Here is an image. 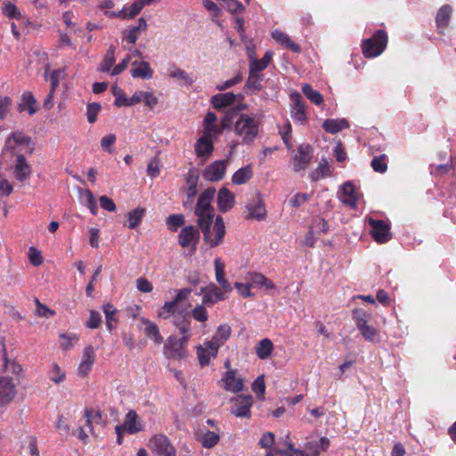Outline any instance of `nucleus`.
<instances>
[{"instance_id": "nucleus-1", "label": "nucleus", "mask_w": 456, "mask_h": 456, "mask_svg": "<svg viewBox=\"0 0 456 456\" xmlns=\"http://www.w3.org/2000/svg\"><path fill=\"white\" fill-rule=\"evenodd\" d=\"M35 151V143L30 136L22 131L11 133L4 141L2 151L3 159L15 158L22 155H32Z\"/></svg>"}, {"instance_id": "nucleus-2", "label": "nucleus", "mask_w": 456, "mask_h": 456, "mask_svg": "<svg viewBox=\"0 0 456 456\" xmlns=\"http://www.w3.org/2000/svg\"><path fill=\"white\" fill-rule=\"evenodd\" d=\"M287 451H279L281 456H319L322 452L327 451L330 440L322 436L317 440L305 443L302 449H297L290 441L286 442Z\"/></svg>"}, {"instance_id": "nucleus-3", "label": "nucleus", "mask_w": 456, "mask_h": 456, "mask_svg": "<svg viewBox=\"0 0 456 456\" xmlns=\"http://www.w3.org/2000/svg\"><path fill=\"white\" fill-rule=\"evenodd\" d=\"M215 193V188H208L199 197L195 208V215L197 216V224L199 226H206L213 223L215 210L211 206V202Z\"/></svg>"}, {"instance_id": "nucleus-4", "label": "nucleus", "mask_w": 456, "mask_h": 456, "mask_svg": "<svg viewBox=\"0 0 456 456\" xmlns=\"http://www.w3.org/2000/svg\"><path fill=\"white\" fill-rule=\"evenodd\" d=\"M234 132L241 138L242 143L251 144L258 135L259 123L248 115L240 114L235 121Z\"/></svg>"}, {"instance_id": "nucleus-5", "label": "nucleus", "mask_w": 456, "mask_h": 456, "mask_svg": "<svg viewBox=\"0 0 456 456\" xmlns=\"http://www.w3.org/2000/svg\"><path fill=\"white\" fill-rule=\"evenodd\" d=\"M387 35L385 30L378 29L370 37L362 43V53L366 58H375L380 55L387 45Z\"/></svg>"}, {"instance_id": "nucleus-6", "label": "nucleus", "mask_w": 456, "mask_h": 456, "mask_svg": "<svg viewBox=\"0 0 456 456\" xmlns=\"http://www.w3.org/2000/svg\"><path fill=\"white\" fill-rule=\"evenodd\" d=\"M186 338L169 336L163 346V354L169 360L185 361L189 355Z\"/></svg>"}, {"instance_id": "nucleus-7", "label": "nucleus", "mask_w": 456, "mask_h": 456, "mask_svg": "<svg viewBox=\"0 0 456 456\" xmlns=\"http://www.w3.org/2000/svg\"><path fill=\"white\" fill-rule=\"evenodd\" d=\"M370 318L371 314L363 309L358 308L353 311V319L362 336L369 342H375L379 332L373 326L369 325Z\"/></svg>"}, {"instance_id": "nucleus-8", "label": "nucleus", "mask_w": 456, "mask_h": 456, "mask_svg": "<svg viewBox=\"0 0 456 456\" xmlns=\"http://www.w3.org/2000/svg\"><path fill=\"white\" fill-rule=\"evenodd\" d=\"M211 225L199 227L202 230L206 243L214 248L223 240L225 235V226L223 218L219 216L216 218L213 227Z\"/></svg>"}, {"instance_id": "nucleus-9", "label": "nucleus", "mask_w": 456, "mask_h": 456, "mask_svg": "<svg viewBox=\"0 0 456 456\" xmlns=\"http://www.w3.org/2000/svg\"><path fill=\"white\" fill-rule=\"evenodd\" d=\"M367 222L370 227V234L375 241L385 243L391 239L390 225L386 221L370 216L367 218Z\"/></svg>"}, {"instance_id": "nucleus-10", "label": "nucleus", "mask_w": 456, "mask_h": 456, "mask_svg": "<svg viewBox=\"0 0 456 456\" xmlns=\"http://www.w3.org/2000/svg\"><path fill=\"white\" fill-rule=\"evenodd\" d=\"M11 168L14 178L19 182H25L29 179L32 169L31 166L27 161L26 156H17L15 158H9Z\"/></svg>"}, {"instance_id": "nucleus-11", "label": "nucleus", "mask_w": 456, "mask_h": 456, "mask_svg": "<svg viewBox=\"0 0 456 456\" xmlns=\"http://www.w3.org/2000/svg\"><path fill=\"white\" fill-rule=\"evenodd\" d=\"M291 100L290 117L293 121L303 126L307 121L306 108L304 100L297 92H293L289 95Z\"/></svg>"}, {"instance_id": "nucleus-12", "label": "nucleus", "mask_w": 456, "mask_h": 456, "mask_svg": "<svg viewBox=\"0 0 456 456\" xmlns=\"http://www.w3.org/2000/svg\"><path fill=\"white\" fill-rule=\"evenodd\" d=\"M313 156V148L309 144H301L297 148V151L290 159L292 170L300 172L308 167Z\"/></svg>"}, {"instance_id": "nucleus-13", "label": "nucleus", "mask_w": 456, "mask_h": 456, "mask_svg": "<svg viewBox=\"0 0 456 456\" xmlns=\"http://www.w3.org/2000/svg\"><path fill=\"white\" fill-rule=\"evenodd\" d=\"M142 430V422L135 411L130 410L125 416L123 424L115 428L117 436H120L124 433L136 434Z\"/></svg>"}, {"instance_id": "nucleus-14", "label": "nucleus", "mask_w": 456, "mask_h": 456, "mask_svg": "<svg viewBox=\"0 0 456 456\" xmlns=\"http://www.w3.org/2000/svg\"><path fill=\"white\" fill-rule=\"evenodd\" d=\"M150 446L157 456H176L175 449L164 435H155L150 440Z\"/></svg>"}, {"instance_id": "nucleus-15", "label": "nucleus", "mask_w": 456, "mask_h": 456, "mask_svg": "<svg viewBox=\"0 0 456 456\" xmlns=\"http://www.w3.org/2000/svg\"><path fill=\"white\" fill-rule=\"evenodd\" d=\"M200 240L198 229L192 225L183 228L178 235V243L182 248H187L191 253H194Z\"/></svg>"}, {"instance_id": "nucleus-16", "label": "nucleus", "mask_w": 456, "mask_h": 456, "mask_svg": "<svg viewBox=\"0 0 456 456\" xmlns=\"http://www.w3.org/2000/svg\"><path fill=\"white\" fill-rule=\"evenodd\" d=\"M17 395V386L7 376L0 377V406L8 405Z\"/></svg>"}, {"instance_id": "nucleus-17", "label": "nucleus", "mask_w": 456, "mask_h": 456, "mask_svg": "<svg viewBox=\"0 0 456 456\" xmlns=\"http://www.w3.org/2000/svg\"><path fill=\"white\" fill-rule=\"evenodd\" d=\"M218 350L219 347L211 340L205 341L202 345L197 346V357L200 366L208 365L216 357Z\"/></svg>"}, {"instance_id": "nucleus-18", "label": "nucleus", "mask_w": 456, "mask_h": 456, "mask_svg": "<svg viewBox=\"0 0 456 456\" xmlns=\"http://www.w3.org/2000/svg\"><path fill=\"white\" fill-rule=\"evenodd\" d=\"M220 385L225 391L235 394L244 389V379L237 375L236 370H230L220 380Z\"/></svg>"}, {"instance_id": "nucleus-19", "label": "nucleus", "mask_w": 456, "mask_h": 456, "mask_svg": "<svg viewBox=\"0 0 456 456\" xmlns=\"http://www.w3.org/2000/svg\"><path fill=\"white\" fill-rule=\"evenodd\" d=\"M95 362V349L93 346H86L82 353L81 360L77 367V374L86 377L91 371Z\"/></svg>"}, {"instance_id": "nucleus-20", "label": "nucleus", "mask_w": 456, "mask_h": 456, "mask_svg": "<svg viewBox=\"0 0 456 456\" xmlns=\"http://www.w3.org/2000/svg\"><path fill=\"white\" fill-rule=\"evenodd\" d=\"M233 405L232 413L236 417H249L250 408L253 403L251 395H239L232 400Z\"/></svg>"}, {"instance_id": "nucleus-21", "label": "nucleus", "mask_w": 456, "mask_h": 456, "mask_svg": "<svg viewBox=\"0 0 456 456\" xmlns=\"http://www.w3.org/2000/svg\"><path fill=\"white\" fill-rule=\"evenodd\" d=\"M216 115L208 111L203 120V133L201 135L215 140L222 134V128L216 124Z\"/></svg>"}, {"instance_id": "nucleus-22", "label": "nucleus", "mask_w": 456, "mask_h": 456, "mask_svg": "<svg viewBox=\"0 0 456 456\" xmlns=\"http://www.w3.org/2000/svg\"><path fill=\"white\" fill-rule=\"evenodd\" d=\"M200 294H203L202 303L207 306H211L224 299V292L215 284L201 288Z\"/></svg>"}, {"instance_id": "nucleus-23", "label": "nucleus", "mask_w": 456, "mask_h": 456, "mask_svg": "<svg viewBox=\"0 0 456 456\" xmlns=\"http://www.w3.org/2000/svg\"><path fill=\"white\" fill-rule=\"evenodd\" d=\"M245 280L251 288L264 289L266 290L275 289V284L264 274L256 272H248Z\"/></svg>"}, {"instance_id": "nucleus-24", "label": "nucleus", "mask_w": 456, "mask_h": 456, "mask_svg": "<svg viewBox=\"0 0 456 456\" xmlns=\"http://www.w3.org/2000/svg\"><path fill=\"white\" fill-rule=\"evenodd\" d=\"M226 171V161L216 160L209 165L203 172V176L208 181L216 182L223 179Z\"/></svg>"}, {"instance_id": "nucleus-25", "label": "nucleus", "mask_w": 456, "mask_h": 456, "mask_svg": "<svg viewBox=\"0 0 456 456\" xmlns=\"http://www.w3.org/2000/svg\"><path fill=\"white\" fill-rule=\"evenodd\" d=\"M338 197L344 204L348 205L353 208H356L357 193L352 183L346 182L340 187Z\"/></svg>"}, {"instance_id": "nucleus-26", "label": "nucleus", "mask_w": 456, "mask_h": 456, "mask_svg": "<svg viewBox=\"0 0 456 456\" xmlns=\"http://www.w3.org/2000/svg\"><path fill=\"white\" fill-rule=\"evenodd\" d=\"M217 207L220 212L231 210L235 204L234 194L226 187H222L217 193Z\"/></svg>"}, {"instance_id": "nucleus-27", "label": "nucleus", "mask_w": 456, "mask_h": 456, "mask_svg": "<svg viewBox=\"0 0 456 456\" xmlns=\"http://www.w3.org/2000/svg\"><path fill=\"white\" fill-rule=\"evenodd\" d=\"M248 211V219L264 220L266 216V211L263 200L257 197L256 200L246 205Z\"/></svg>"}, {"instance_id": "nucleus-28", "label": "nucleus", "mask_w": 456, "mask_h": 456, "mask_svg": "<svg viewBox=\"0 0 456 456\" xmlns=\"http://www.w3.org/2000/svg\"><path fill=\"white\" fill-rule=\"evenodd\" d=\"M214 141L200 135L197 140L194 149L198 158L208 159L214 151Z\"/></svg>"}, {"instance_id": "nucleus-29", "label": "nucleus", "mask_w": 456, "mask_h": 456, "mask_svg": "<svg viewBox=\"0 0 456 456\" xmlns=\"http://www.w3.org/2000/svg\"><path fill=\"white\" fill-rule=\"evenodd\" d=\"M215 266V273L216 280L218 284L221 286L222 289L225 292L232 291V286L230 282L225 278V264L221 260V258L216 257L214 260Z\"/></svg>"}, {"instance_id": "nucleus-30", "label": "nucleus", "mask_w": 456, "mask_h": 456, "mask_svg": "<svg viewBox=\"0 0 456 456\" xmlns=\"http://www.w3.org/2000/svg\"><path fill=\"white\" fill-rule=\"evenodd\" d=\"M239 95L233 93L216 94L210 99L212 106L216 110H222L233 104Z\"/></svg>"}, {"instance_id": "nucleus-31", "label": "nucleus", "mask_w": 456, "mask_h": 456, "mask_svg": "<svg viewBox=\"0 0 456 456\" xmlns=\"http://www.w3.org/2000/svg\"><path fill=\"white\" fill-rule=\"evenodd\" d=\"M272 37L284 48L293 53H300V46L294 43L289 36L280 29H274L271 32Z\"/></svg>"}, {"instance_id": "nucleus-32", "label": "nucleus", "mask_w": 456, "mask_h": 456, "mask_svg": "<svg viewBox=\"0 0 456 456\" xmlns=\"http://www.w3.org/2000/svg\"><path fill=\"white\" fill-rule=\"evenodd\" d=\"M154 0H137L129 8L124 7L118 15L122 19H131L137 15L145 5H150Z\"/></svg>"}, {"instance_id": "nucleus-33", "label": "nucleus", "mask_w": 456, "mask_h": 456, "mask_svg": "<svg viewBox=\"0 0 456 456\" xmlns=\"http://www.w3.org/2000/svg\"><path fill=\"white\" fill-rule=\"evenodd\" d=\"M350 125L346 118H328L324 120L322 127L329 134H334L344 129L349 128Z\"/></svg>"}, {"instance_id": "nucleus-34", "label": "nucleus", "mask_w": 456, "mask_h": 456, "mask_svg": "<svg viewBox=\"0 0 456 456\" xmlns=\"http://www.w3.org/2000/svg\"><path fill=\"white\" fill-rule=\"evenodd\" d=\"M131 76L134 78L149 79L153 75V70L147 61H134L132 63Z\"/></svg>"}, {"instance_id": "nucleus-35", "label": "nucleus", "mask_w": 456, "mask_h": 456, "mask_svg": "<svg viewBox=\"0 0 456 456\" xmlns=\"http://www.w3.org/2000/svg\"><path fill=\"white\" fill-rule=\"evenodd\" d=\"M142 322L144 325V333L146 337L151 339L156 345H161L164 339L160 334L158 325L155 322L144 318L142 319Z\"/></svg>"}, {"instance_id": "nucleus-36", "label": "nucleus", "mask_w": 456, "mask_h": 456, "mask_svg": "<svg viewBox=\"0 0 456 456\" xmlns=\"http://www.w3.org/2000/svg\"><path fill=\"white\" fill-rule=\"evenodd\" d=\"M231 334L232 328L229 324H220L210 340L220 348L230 338Z\"/></svg>"}, {"instance_id": "nucleus-37", "label": "nucleus", "mask_w": 456, "mask_h": 456, "mask_svg": "<svg viewBox=\"0 0 456 456\" xmlns=\"http://www.w3.org/2000/svg\"><path fill=\"white\" fill-rule=\"evenodd\" d=\"M4 370L5 372L12 374L17 379L24 378V371L20 363L15 361L9 360L5 348L4 349Z\"/></svg>"}, {"instance_id": "nucleus-38", "label": "nucleus", "mask_w": 456, "mask_h": 456, "mask_svg": "<svg viewBox=\"0 0 456 456\" xmlns=\"http://www.w3.org/2000/svg\"><path fill=\"white\" fill-rule=\"evenodd\" d=\"M253 176V166L248 164L243 167L239 168L232 177V183L241 185L249 181Z\"/></svg>"}, {"instance_id": "nucleus-39", "label": "nucleus", "mask_w": 456, "mask_h": 456, "mask_svg": "<svg viewBox=\"0 0 456 456\" xmlns=\"http://www.w3.org/2000/svg\"><path fill=\"white\" fill-rule=\"evenodd\" d=\"M168 76L171 78L177 79L181 86H191L195 82L192 76L175 66L169 69Z\"/></svg>"}, {"instance_id": "nucleus-40", "label": "nucleus", "mask_w": 456, "mask_h": 456, "mask_svg": "<svg viewBox=\"0 0 456 456\" xmlns=\"http://www.w3.org/2000/svg\"><path fill=\"white\" fill-rule=\"evenodd\" d=\"M20 111H28L33 115L37 110V100L30 92H24L21 95V102L19 105Z\"/></svg>"}, {"instance_id": "nucleus-41", "label": "nucleus", "mask_w": 456, "mask_h": 456, "mask_svg": "<svg viewBox=\"0 0 456 456\" xmlns=\"http://www.w3.org/2000/svg\"><path fill=\"white\" fill-rule=\"evenodd\" d=\"M273 53L272 51H267L264 57L261 60L254 59L251 62H249V71L255 73H260L262 70L267 68L270 61H272Z\"/></svg>"}, {"instance_id": "nucleus-42", "label": "nucleus", "mask_w": 456, "mask_h": 456, "mask_svg": "<svg viewBox=\"0 0 456 456\" xmlns=\"http://www.w3.org/2000/svg\"><path fill=\"white\" fill-rule=\"evenodd\" d=\"M273 351V344L269 338H264L256 346V353L259 359L268 358Z\"/></svg>"}, {"instance_id": "nucleus-43", "label": "nucleus", "mask_w": 456, "mask_h": 456, "mask_svg": "<svg viewBox=\"0 0 456 456\" xmlns=\"http://www.w3.org/2000/svg\"><path fill=\"white\" fill-rule=\"evenodd\" d=\"M84 416L86 420V426L91 433L94 431V424H100L102 422V412L99 410L86 408Z\"/></svg>"}, {"instance_id": "nucleus-44", "label": "nucleus", "mask_w": 456, "mask_h": 456, "mask_svg": "<svg viewBox=\"0 0 456 456\" xmlns=\"http://www.w3.org/2000/svg\"><path fill=\"white\" fill-rule=\"evenodd\" d=\"M207 305H196L195 307L191 311V317L198 322L201 323L202 327H206V323L208 321V313L206 308Z\"/></svg>"}, {"instance_id": "nucleus-45", "label": "nucleus", "mask_w": 456, "mask_h": 456, "mask_svg": "<svg viewBox=\"0 0 456 456\" xmlns=\"http://www.w3.org/2000/svg\"><path fill=\"white\" fill-rule=\"evenodd\" d=\"M115 50V46H110V48L108 49L107 53L103 57V60L102 61L99 71L109 72L110 70L111 67L114 65L116 61Z\"/></svg>"}, {"instance_id": "nucleus-46", "label": "nucleus", "mask_w": 456, "mask_h": 456, "mask_svg": "<svg viewBox=\"0 0 456 456\" xmlns=\"http://www.w3.org/2000/svg\"><path fill=\"white\" fill-rule=\"evenodd\" d=\"M302 92L305 96L312 102L314 104L320 106L323 102L322 95L316 90L313 89V87L308 84H304L302 86Z\"/></svg>"}, {"instance_id": "nucleus-47", "label": "nucleus", "mask_w": 456, "mask_h": 456, "mask_svg": "<svg viewBox=\"0 0 456 456\" xmlns=\"http://www.w3.org/2000/svg\"><path fill=\"white\" fill-rule=\"evenodd\" d=\"M452 14V7L448 4L442 6L436 14V24L439 28L447 26Z\"/></svg>"}, {"instance_id": "nucleus-48", "label": "nucleus", "mask_w": 456, "mask_h": 456, "mask_svg": "<svg viewBox=\"0 0 456 456\" xmlns=\"http://www.w3.org/2000/svg\"><path fill=\"white\" fill-rule=\"evenodd\" d=\"M78 340L79 337L76 333H64L60 335V346L65 351L73 348Z\"/></svg>"}, {"instance_id": "nucleus-49", "label": "nucleus", "mask_w": 456, "mask_h": 456, "mask_svg": "<svg viewBox=\"0 0 456 456\" xmlns=\"http://www.w3.org/2000/svg\"><path fill=\"white\" fill-rule=\"evenodd\" d=\"M173 323L181 335L179 338H186V342L189 343L191 337V322L184 319L181 322L173 321Z\"/></svg>"}, {"instance_id": "nucleus-50", "label": "nucleus", "mask_w": 456, "mask_h": 456, "mask_svg": "<svg viewBox=\"0 0 456 456\" xmlns=\"http://www.w3.org/2000/svg\"><path fill=\"white\" fill-rule=\"evenodd\" d=\"M145 209L142 208H136L127 214L128 228L134 229L142 222Z\"/></svg>"}, {"instance_id": "nucleus-51", "label": "nucleus", "mask_w": 456, "mask_h": 456, "mask_svg": "<svg viewBox=\"0 0 456 456\" xmlns=\"http://www.w3.org/2000/svg\"><path fill=\"white\" fill-rule=\"evenodd\" d=\"M263 81V75L260 73L248 72L245 86L253 91H259L261 89V82Z\"/></svg>"}, {"instance_id": "nucleus-52", "label": "nucleus", "mask_w": 456, "mask_h": 456, "mask_svg": "<svg viewBox=\"0 0 456 456\" xmlns=\"http://www.w3.org/2000/svg\"><path fill=\"white\" fill-rule=\"evenodd\" d=\"M2 12L9 19L20 20L21 18V12L20 10L10 1H4L3 3Z\"/></svg>"}, {"instance_id": "nucleus-53", "label": "nucleus", "mask_w": 456, "mask_h": 456, "mask_svg": "<svg viewBox=\"0 0 456 456\" xmlns=\"http://www.w3.org/2000/svg\"><path fill=\"white\" fill-rule=\"evenodd\" d=\"M220 440V436L214 431H207L201 436V444L205 448H212Z\"/></svg>"}, {"instance_id": "nucleus-54", "label": "nucleus", "mask_w": 456, "mask_h": 456, "mask_svg": "<svg viewBox=\"0 0 456 456\" xmlns=\"http://www.w3.org/2000/svg\"><path fill=\"white\" fill-rule=\"evenodd\" d=\"M176 309L177 304L175 301L172 300L165 302L162 307L159 309L158 315L159 318L167 320L176 312Z\"/></svg>"}, {"instance_id": "nucleus-55", "label": "nucleus", "mask_w": 456, "mask_h": 456, "mask_svg": "<svg viewBox=\"0 0 456 456\" xmlns=\"http://www.w3.org/2000/svg\"><path fill=\"white\" fill-rule=\"evenodd\" d=\"M291 130V125L288 119L279 127V133L288 150L292 148V143L289 140Z\"/></svg>"}, {"instance_id": "nucleus-56", "label": "nucleus", "mask_w": 456, "mask_h": 456, "mask_svg": "<svg viewBox=\"0 0 456 456\" xmlns=\"http://www.w3.org/2000/svg\"><path fill=\"white\" fill-rule=\"evenodd\" d=\"M184 222L185 218L182 214L170 215L166 221L168 229L173 232L176 231L178 227L183 225Z\"/></svg>"}, {"instance_id": "nucleus-57", "label": "nucleus", "mask_w": 456, "mask_h": 456, "mask_svg": "<svg viewBox=\"0 0 456 456\" xmlns=\"http://www.w3.org/2000/svg\"><path fill=\"white\" fill-rule=\"evenodd\" d=\"M12 100L6 95L0 94V120H4L10 113Z\"/></svg>"}, {"instance_id": "nucleus-58", "label": "nucleus", "mask_w": 456, "mask_h": 456, "mask_svg": "<svg viewBox=\"0 0 456 456\" xmlns=\"http://www.w3.org/2000/svg\"><path fill=\"white\" fill-rule=\"evenodd\" d=\"M371 167L375 172L383 174L387 169V160H386V155L382 154L380 156H376L371 160Z\"/></svg>"}, {"instance_id": "nucleus-59", "label": "nucleus", "mask_w": 456, "mask_h": 456, "mask_svg": "<svg viewBox=\"0 0 456 456\" xmlns=\"http://www.w3.org/2000/svg\"><path fill=\"white\" fill-rule=\"evenodd\" d=\"M102 109L100 103L92 102L86 106V118L90 124H94L97 120V116Z\"/></svg>"}, {"instance_id": "nucleus-60", "label": "nucleus", "mask_w": 456, "mask_h": 456, "mask_svg": "<svg viewBox=\"0 0 456 456\" xmlns=\"http://www.w3.org/2000/svg\"><path fill=\"white\" fill-rule=\"evenodd\" d=\"M113 95L115 96L114 104L117 107H124L127 106V97L124 91L118 87V86H115L112 87Z\"/></svg>"}, {"instance_id": "nucleus-61", "label": "nucleus", "mask_w": 456, "mask_h": 456, "mask_svg": "<svg viewBox=\"0 0 456 456\" xmlns=\"http://www.w3.org/2000/svg\"><path fill=\"white\" fill-rule=\"evenodd\" d=\"M252 390L259 399L264 398L265 384L264 375L258 376L252 384Z\"/></svg>"}, {"instance_id": "nucleus-62", "label": "nucleus", "mask_w": 456, "mask_h": 456, "mask_svg": "<svg viewBox=\"0 0 456 456\" xmlns=\"http://www.w3.org/2000/svg\"><path fill=\"white\" fill-rule=\"evenodd\" d=\"M35 303L37 306L36 312L38 316L44 318H50L55 314V312L53 310L50 309L45 305L42 304L39 301V299L36 298Z\"/></svg>"}, {"instance_id": "nucleus-63", "label": "nucleus", "mask_w": 456, "mask_h": 456, "mask_svg": "<svg viewBox=\"0 0 456 456\" xmlns=\"http://www.w3.org/2000/svg\"><path fill=\"white\" fill-rule=\"evenodd\" d=\"M116 142V135L114 134H110L103 136L101 139V147L107 152L112 153L114 152L113 144Z\"/></svg>"}, {"instance_id": "nucleus-64", "label": "nucleus", "mask_w": 456, "mask_h": 456, "mask_svg": "<svg viewBox=\"0 0 456 456\" xmlns=\"http://www.w3.org/2000/svg\"><path fill=\"white\" fill-rule=\"evenodd\" d=\"M49 377L55 384H60L64 381L66 375L57 364H53V369L49 373Z\"/></svg>"}]
</instances>
